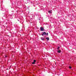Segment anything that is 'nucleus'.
<instances>
[{"label": "nucleus", "instance_id": "9b49d317", "mask_svg": "<svg viewBox=\"0 0 76 76\" xmlns=\"http://www.w3.org/2000/svg\"><path fill=\"white\" fill-rule=\"evenodd\" d=\"M7 57V56H5V57Z\"/></svg>", "mask_w": 76, "mask_h": 76}, {"label": "nucleus", "instance_id": "39448f33", "mask_svg": "<svg viewBox=\"0 0 76 76\" xmlns=\"http://www.w3.org/2000/svg\"><path fill=\"white\" fill-rule=\"evenodd\" d=\"M46 39L48 40H48H49V37H47L46 38Z\"/></svg>", "mask_w": 76, "mask_h": 76}, {"label": "nucleus", "instance_id": "f257e3e1", "mask_svg": "<svg viewBox=\"0 0 76 76\" xmlns=\"http://www.w3.org/2000/svg\"><path fill=\"white\" fill-rule=\"evenodd\" d=\"M40 30L41 31H44V28L42 27H40Z\"/></svg>", "mask_w": 76, "mask_h": 76}, {"label": "nucleus", "instance_id": "9d476101", "mask_svg": "<svg viewBox=\"0 0 76 76\" xmlns=\"http://www.w3.org/2000/svg\"><path fill=\"white\" fill-rule=\"evenodd\" d=\"M69 69H72V67L70 66H69Z\"/></svg>", "mask_w": 76, "mask_h": 76}, {"label": "nucleus", "instance_id": "7ed1b4c3", "mask_svg": "<svg viewBox=\"0 0 76 76\" xmlns=\"http://www.w3.org/2000/svg\"><path fill=\"white\" fill-rule=\"evenodd\" d=\"M46 34V32H44L43 33V34H42V35L43 36L44 35H45Z\"/></svg>", "mask_w": 76, "mask_h": 76}, {"label": "nucleus", "instance_id": "f03ea898", "mask_svg": "<svg viewBox=\"0 0 76 76\" xmlns=\"http://www.w3.org/2000/svg\"><path fill=\"white\" fill-rule=\"evenodd\" d=\"M35 62H36V60H34L33 61V62H32V64H35Z\"/></svg>", "mask_w": 76, "mask_h": 76}, {"label": "nucleus", "instance_id": "423d86ee", "mask_svg": "<svg viewBox=\"0 0 76 76\" xmlns=\"http://www.w3.org/2000/svg\"><path fill=\"white\" fill-rule=\"evenodd\" d=\"M46 35H47V36H48V33H46Z\"/></svg>", "mask_w": 76, "mask_h": 76}, {"label": "nucleus", "instance_id": "20e7f679", "mask_svg": "<svg viewBox=\"0 0 76 76\" xmlns=\"http://www.w3.org/2000/svg\"><path fill=\"white\" fill-rule=\"evenodd\" d=\"M58 53H60V52H61V51L60 50H58Z\"/></svg>", "mask_w": 76, "mask_h": 76}, {"label": "nucleus", "instance_id": "1a4fd4ad", "mask_svg": "<svg viewBox=\"0 0 76 76\" xmlns=\"http://www.w3.org/2000/svg\"><path fill=\"white\" fill-rule=\"evenodd\" d=\"M59 48H60V47H58L57 48V50H59Z\"/></svg>", "mask_w": 76, "mask_h": 76}, {"label": "nucleus", "instance_id": "0eeeda50", "mask_svg": "<svg viewBox=\"0 0 76 76\" xmlns=\"http://www.w3.org/2000/svg\"><path fill=\"white\" fill-rule=\"evenodd\" d=\"M41 38L42 40H43V41H44V38Z\"/></svg>", "mask_w": 76, "mask_h": 76}, {"label": "nucleus", "instance_id": "6e6552de", "mask_svg": "<svg viewBox=\"0 0 76 76\" xmlns=\"http://www.w3.org/2000/svg\"><path fill=\"white\" fill-rule=\"evenodd\" d=\"M48 12H49V13H52V12H51V11H48Z\"/></svg>", "mask_w": 76, "mask_h": 76}]
</instances>
